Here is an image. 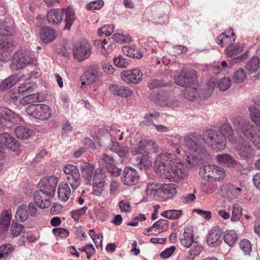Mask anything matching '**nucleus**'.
<instances>
[{
  "mask_svg": "<svg viewBox=\"0 0 260 260\" xmlns=\"http://www.w3.org/2000/svg\"><path fill=\"white\" fill-rule=\"evenodd\" d=\"M4 99L9 104H15L17 105L18 103L20 102L19 92H14L10 91L7 92L5 96Z\"/></svg>",
  "mask_w": 260,
  "mask_h": 260,
  "instance_id": "obj_36",
  "label": "nucleus"
},
{
  "mask_svg": "<svg viewBox=\"0 0 260 260\" xmlns=\"http://www.w3.org/2000/svg\"><path fill=\"white\" fill-rule=\"evenodd\" d=\"M111 39H114V35H112L111 38L105 39L102 42H101L103 49H104L106 51L108 52V53L110 51H112V46L111 44L112 42L110 41Z\"/></svg>",
  "mask_w": 260,
  "mask_h": 260,
  "instance_id": "obj_60",
  "label": "nucleus"
},
{
  "mask_svg": "<svg viewBox=\"0 0 260 260\" xmlns=\"http://www.w3.org/2000/svg\"><path fill=\"white\" fill-rule=\"evenodd\" d=\"M128 64L129 62L127 59L120 55L117 58H115V65L119 68H125Z\"/></svg>",
  "mask_w": 260,
  "mask_h": 260,
  "instance_id": "obj_55",
  "label": "nucleus"
},
{
  "mask_svg": "<svg viewBox=\"0 0 260 260\" xmlns=\"http://www.w3.org/2000/svg\"><path fill=\"white\" fill-rule=\"evenodd\" d=\"M203 136L204 141L213 150L219 151L225 148L226 139L217 131L213 129H206L203 132Z\"/></svg>",
  "mask_w": 260,
  "mask_h": 260,
  "instance_id": "obj_6",
  "label": "nucleus"
},
{
  "mask_svg": "<svg viewBox=\"0 0 260 260\" xmlns=\"http://www.w3.org/2000/svg\"><path fill=\"white\" fill-rule=\"evenodd\" d=\"M224 242L230 246H233L238 240V236L234 231H226L223 238Z\"/></svg>",
  "mask_w": 260,
  "mask_h": 260,
  "instance_id": "obj_33",
  "label": "nucleus"
},
{
  "mask_svg": "<svg viewBox=\"0 0 260 260\" xmlns=\"http://www.w3.org/2000/svg\"><path fill=\"white\" fill-rule=\"evenodd\" d=\"M153 226L156 230L158 231V233H162L166 231L168 228V221L166 219H159L153 224Z\"/></svg>",
  "mask_w": 260,
  "mask_h": 260,
  "instance_id": "obj_46",
  "label": "nucleus"
},
{
  "mask_svg": "<svg viewBox=\"0 0 260 260\" xmlns=\"http://www.w3.org/2000/svg\"><path fill=\"white\" fill-rule=\"evenodd\" d=\"M49 197L41 191L36 190L34 193V199L35 204L42 209H46L50 207L51 202Z\"/></svg>",
  "mask_w": 260,
  "mask_h": 260,
  "instance_id": "obj_22",
  "label": "nucleus"
},
{
  "mask_svg": "<svg viewBox=\"0 0 260 260\" xmlns=\"http://www.w3.org/2000/svg\"><path fill=\"white\" fill-rule=\"evenodd\" d=\"M115 92H116L118 95L125 98L130 96L133 93L132 89L124 86L118 87L115 86Z\"/></svg>",
  "mask_w": 260,
  "mask_h": 260,
  "instance_id": "obj_43",
  "label": "nucleus"
},
{
  "mask_svg": "<svg viewBox=\"0 0 260 260\" xmlns=\"http://www.w3.org/2000/svg\"><path fill=\"white\" fill-rule=\"evenodd\" d=\"M197 78V73L195 70L184 69L174 79L177 85L186 88L184 92V96L188 100L193 101L198 94V84L196 81Z\"/></svg>",
  "mask_w": 260,
  "mask_h": 260,
  "instance_id": "obj_2",
  "label": "nucleus"
},
{
  "mask_svg": "<svg viewBox=\"0 0 260 260\" xmlns=\"http://www.w3.org/2000/svg\"><path fill=\"white\" fill-rule=\"evenodd\" d=\"M200 176L205 180L219 181L223 179L225 172L223 168L217 165H207L200 169Z\"/></svg>",
  "mask_w": 260,
  "mask_h": 260,
  "instance_id": "obj_7",
  "label": "nucleus"
},
{
  "mask_svg": "<svg viewBox=\"0 0 260 260\" xmlns=\"http://www.w3.org/2000/svg\"><path fill=\"white\" fill-rule=\"evenodd\" d=\"M260 67V60L258 57L253 56L247 62L245 68L250 74L257 72Z\"/></svg>",
  "mask_w": 260,
  "mask_h": 260,
  "instance_id": "obj_27",
  "label": "nucleus"
},
{
  "mask_svg": "<svg viewBox=\"0 0 260 260\" xmlns=\"http://www.w3.org/2000/svg\"><path fill=\"white\" fill-rule=\"evenodd\" d=\"M160 195L162 193L167 195V198L173 197L176 193L175 185L173 184H164L161 185Z\"/></svg>",
  "mask_w": 260,
  "mask_h": 260,
  "instance_id": "obj_32",
  "label": "nucleus"
},
{
  "mask_svg": "<svg viewBox=\"0 0 260 260\" xmlns=\"http://www.w3.org/2000/svg\"><path fill=\"white\" fill-rule=\"evenodd\" d=\"M243 49V46L241 44L231 45L226 49V54L230 57L236 56L242 51Z\"/></svg>",
  "mask_w": 260,
  "mask_h": 260,
  "instance_id": "obj_41",
  "label": "nucleus"
},
{
  "mask_svg": "<svg viewBox=\"0 0 260 260\" xmlns=\"http://www.w3.org/2000/svg\"><path fill=\"white\" fill-rule=\"evenodd\" d=\"M232 78L235 83H242L247 79V74L243 69L240 68L234 72Z\"/></svg>",
  "mask_w": 260,
  "mask_h": 260,
  "instance_id": "obj_34",
  "label": "nucleus"
},
{
  "mask_svg": "<svg viewBox=\"0 0 260 260\" xmlns=\"http://www.w3.org/2000/svg\"><path fill=\"white\" fill-rule=\"evenodd\" d=\"M241 190L242 188L241 187L232 186L229 189L228 196L231 198H236L239 196Z\"/></svg>",
  "mask_w": 260,
  "mask_h": 260,
  "instance_id": "obj_62",
  "label": "nucleus"
},
{
  "mask_svg": "<svg viewBox=\"0 0 260 260\" xmlns=\"http://www.w3.org/2000/svg\"><path fill=\"white\" fill-rule=\"evenodd\" d=\"M114 31L113 25H104L98 30V34L100 37L105 35L109 36Z\"/></svg>",
  "mask_w": 260,
  "mask_h": 260,
  "instance_id": "obj_51",
  "label": "nucleus"
},
{
  "mask_svg": "<svg viewBox=\"0 0 260 260\" xmlns=\"http://www.w3.org/2000/svg\"><path fill=\"white\" fill-rule=\"evenodd\" d=\"M154 166L156 173L164 178L179 181L187 176L186 165L173 154L161 153L156 158Z\"/></svg>",
  "mask_w": 260,
  "mask_h": 260,
  "instance_id": "obj_1",
  "label": "nucleus"
},
{
  "mask_svg": "<svg viewBox=\"0 0 260 260\" xmlns=\"http://www.w3.org/2000/svg\"><path fill=\"white\" fill-rule=\"evenodd\" d=\"M146 147L145 149L146 150V153H154L157 152L158 149L157 145L152 141H148L146 140Z\"/></svg>",
  "mask_w": 260,
  "mask_h": 260,
  "instance_id": "obj_53",
  "label": "nucleus"
},
{
  "mask_svg": "<svg viewBox=\"0 0 260 260\" xmlns=\"http://www.w3.org/2000/svg\"><path fill=\"white\" fill-rule=\"evenodd\" d=\"M104 5V2L102 0H98L93 1L86 5V9L87 10H96L100 9Z\"/></svg>",
  "mask_w": 260,
  "mask_h": 260,
  "instance_id": "obj_57",
  "label": "nucleus"
},
{
  "mask_svg": "<svg viewBox=\"0 0 260 260\" xmlns=\"http://www.w3.org/2000/svg\"><path fill=\"white\" fill-rule=\"evenodd\" d=\"M40 39L44 43L53 41L55 38V34L53 30L49 27H45L41 29L40 32Z\"/></svg>",
  "mask_w": 260,
  "mask_h": 260,
  "instance_id": "obj_26",
  "label": "nucleus"
},
{
  "mask_svg": "<svg viewBox=\"0 0 260 260\" xmlns=\"http://www.w3.org/2000/svg\"><path fill=\"white\" fill-rule=\"evenodd\" d=\"M57 183V177L54 176L45 177L39 183L38 186L40 189L37 191H41L46 194V196L48 197H53L55 194Z\"/></svg>",
  "mask_w": 260,
  "mask_h": 260,
  "instance_id": "obj_11",
  "label": "nucleus"
},
{
  "mask_svg": "<svg viewBox=\"0 0 260 260\" xmlns=\"http://www.w3.org/2000/svg\"><path fill=\"white\" fill-rule=\"evenodd\" d=\"M23 229V225L13 221L11 226V234L14 237H17L21 234Z\"/></svg>",
  "mask_w": 260,
  "mask_h": 260,
  "instance_id": "obj_50",
  "label": "nucleus"
},
{
  "mask_svg": "<svg viewBox=\"0 0 260 260\" xmlns=\"http://www.w3.org/2000/svg\"><path fill=\"white\" fill-rule=\"evenodd\" d=\"M121 79L127 83L138 84L142 80L143 74L139 69L124 71L120 75Z\"/></svg>",
  "mask_w": 260,
  "mask_h": 260,
  "instance_id": "obj_16",
  "label": "nucleus"
},
{
  "mask_svg": "<svg viewBox=\"0 0 260 260\" xmlns=\"http://www.w3.org/2000/svg\"><path fill=\"white\" fill-rule=\"evenodd\" d=\"M182 214L181 210H168L161 213V215L166 218L175 220L179 218Z\"/></svg>",
  "mask_w": 260,
  "mask_h": 260,
  "instance_id": "obj_40",
  "label": "nucleus"
},
{
  "mask_svg": "<svg viewBox=\"0 0 260 260\" xmlns=\"http://www.w3.org/2000/svg\"><path fill=\"white\" fill-rule=\"evenodd\" d=\"M231 121L235 127L250 140L253 145L260 150V134L251 122L244 117L237 115L233 117Z\"/></svg>",
  "mask_w": 260,
  "mask_h": 260,
  "instance_id": "obj_4",
  "label": "nucleus"
},
{
  "mask_svg": "<svg viewBox=\"0 0 260 260\" xmlns=\"http://www.w3.org/2000/svg\"><path fill=\"white\" fill-rule=\"evenodd\" d=\"M35 61V59L30 57L28 53L19 51L14 54L11 68L17 71L34 64Z\"/></svg>",
  "mask_w": 260,
  "mask_h": 260,
  "instance_id": "obj_9",
  "label": "nucleus"
},
{
  "mask_svg": "<svg viewBox=\"0 0 260 260\" xmlns=\"http://www.w3.org/2000/svg\"><path fill=\"white\" fill-rule=\"evenodd\" d=\"M231 84L232 81L229 77H223L218 83V88L221 91H225L231 87Z\"/></svg>",
  "mask_w": 260,
  "mask_h": 260,
  "instance_id": "obj_48",
  "label": "nucleus"
},
{
  "mask_svg": "<svg viewBox=\"0 0 260 260\" xmlns=\"http://www.w3.org/2000/svg\"><path fill=\"white\" fill-rule=\"evenodd\" d=\"M21 120L19 115L9 109L0 107V127H10Z\"/></svg>",
  "mask_w": 260,
  "mask_h": 260,
  "instance_id": "obj_10",
  "label": "nucleus"
},
{
  "mask_svg": "<svg viewBox=\"0 0 260 260\" xmlns=\"http://www.w3.org/2000/svg\"><path fill=\"white\" fill-rule=\"evenodd\" d=\"M240 248L246 254L249 255L251 252L252 247L250 242L246 239L243 240L240 244Z\"/></svg>",
  "mask_w": 260,
  "mask_h": 260,
  "instance_id": "obj_52",
  "label": "nucleus"
},
{
  "mask_svg": "<svg viewBox=\"0 0 260 260\" xmlns=\"http://www.w3.org/2000/svg\"><path fill=\"white\" fill-rule=\"evenodd\" d=\"M113 147H109L106 152L102 155L103 165L108 172L111 173L112 175L114 174V158L110 154L109 151H112Z\"/></svg>",
  "mask_w": 260,
  "mask_h": 260,
  "instance_id": "obj_23",
  "label": "nucleus"
},
{
  "mask_svg": "<svg viewBox=\"0 0 260 260\" xmlns=\"http://www.w3.org/2000/svg\"><path fill=\"white\" fill-rule=\"evenodd\" d=\"M190 247V248L187 254L186 258L188 260H193L202 251L203 248L201 244L197 242H194Z\"/></svg>",
  "mask_w": 260,
  "mask_h": 260,
  "instance_id": "obj_30",
  "label": "nucleus"
},
{
  "mask_svg": "<svg viewBox=\"0 0 260 260\" xmlns=\"http://www.w3.org/2000/svg\"><path fill=\"white\" fill-rule=\"evenodd\" d=\"M94 167L93 164L85 162L81 166V171L85 184H91Z\"/></svg>",
  "mask_w": 260,
  "mask_h": 260,
  "instance_id": "obj_20",
  "label": "nucleus"
},
{
  "mask_svg": "<svg viewBox=\"0 0 260 260\" xmlns=\"http://www.w3.org/2000/svg\"><path fill=\"white\" fill-rule=\"evenodd\" d=\"M58 196L63 202H66L71 196V189L67 183L61 182L58 188Z\"/></svg>",
  "mask_w": 260,
  "mask_h": 260,
  "instance_id": "obj_25",
  "label": "nucleus"
},
{
  "mask_svg": "<svg viewBox=\"0 0 260 260\" xmlns=\"http://www.w3.org/2000/svg\"><path fill=\"white\" fill-rule=\"evenodd\" d=\"M123 173L122 181L124 184L128 186L135 185L139 182L140 176L136 170L126 168L124 170Z\"/></svg>",
  "mask_w": 260,
  "mask_h": 260,
  "instance_id": "obj_17",
  "label": "nucleus"
},
{
  "mask_svg": "<svg viewBox=\"0 0 260 260\" xmlns=\"http://www.w3.org/2000/svg\"><path fill=\"white\" fill-rule=\"evenodd\" d=\"M16 136L20 139H27L32 134L33 131L31 129L22 126H17L15 129Z\"/></svg>",
  "mask_w": 260,
  "mask_h": 260,
  "instance_id": "obj_31",
  "label": "nucleus"
},
{
  "mask_svg": "<svg viewBox=\"0 0 260 260\" xmlns=\"http://www.w3.org/2000/svg\"><path fill=\"white\" fill-rule=\"evenodd\" d=\"M217 132L220 133L221 135L224 136L226 139L228 138L232 137L234 135L232 127L229 123L223 124Z\"/></svg>",
  "mask_w": 260,
  "mask_h": 260,
  "instance_id": "obj_42",
  "label": "nucleus"
},
{
  "mask_svg": "<svg viewBox=\"0 0 260 260\" xmlns=\"http://www.w3.org/2000/svg\"><path fill=\"white\" fill-rule=\"evenodd\" d=\"M0 142L8 148L13 151L16 150L19 147V144L17 140L8 133L0 134Z\"/></svg>",
  "mask_w": 260,
  "mask_h": 260,
  "instance_id": "obj_19",
  "label": "nucleus"
},
{
  "mask_svg": "<svg viewBox=\"0 0 260 260\" xmlns=\"http://www.w3.org/2000/svg\"><path fill=\"white\" fill-rule=\"evenodd\" d=\"M248 111L252 121L257 126L260 127V111L259 109L255 106H251L248 108Z\"/></svg>",
  "mask_w": 260,
  "mask_h": 260,
  "instance_id": "obj_38",
  "label": "nucleus"
},
{
  "mask_svg": "<svg viewBox=\"0 0 260 260\" xmlns=\"http://www.w3.org/2000/svg\"><path fill=\"white\" fill-rule=\"evenodd\" d=\"M98 72L94 67H90L84 74V78L87 80V84H93L96 80Z\"/></svg>",
  "mask_w": 260,
  "mask_h": 260,
  "instance_id": "obj_35",
  "label": "nucleus"
},
{
  "mask_svg": "<svg viewBox=\"0 0 260 260\" xmlns=\"http://www.w3.org/2000/svg\"><path fill=\"white\" fill-rule=\"evenodd\" d=\"M11 214L7 211H3L0 216L1 231H6L11 220Z\"/></svg>",
  "mask_w": 260,
  "mask_h": 260,
  "instance_id": "obj_29",
  "label": "nucleus"
},
{
  "mask_svg": "<svg viewBox=\"0 0 260 260\" xmlns=\"http://www.w3.org/2000/svg\"><path fill=\"white\" fill-rule=\"evenodd\" d=\"M86 209L87 208L86 207H84L79 209L72 211V217L75 221H78L79 217L86 212Z\"/></svg>",
  "mask_w": 260,
  "mask_h": 260,
  "instance_id": "obj_61",
  "label": "nucleus"
},
{
  "mask_svg": "<svg viewBox=\"0 0 260 260\" xmlns=\"http://www.w3.org/2000/svg\"><path fill=\"white\" fill-rule=\"evenodd\" d=\"M242 208L238 204H235L233 206L231 220L235 222L238 221L242 213Z\"/></svg>",
  "mask_w": 260,
  "mask_h": 260,
  "instance_id": "obj_45",
  "label": "nucleus"
},
{
  "mask_svg": "<svg viewBox=\"0 0 260 260\" xmlns=\"http://www.w3.org/2000/svg\"><path fill=\"white\" fill-rule=\"evenodd\" d=\"M63 172L67 176V179L73 189L77 188L81 183L79 171L77 167L67 165L63 168Z\"/></svg>",
  "mask_w": 260,
  "mask_h": 260,
  "instance_id": "obj_13",
  "label": "nucleus"
},
{
  "mask_svg": "<svg viewBox=\"0 0 260 260\" xmlns=\"http://www.w3.org/2000/svg\"><path fill=\"white\" fill-rule=\"evenodd\" d=\"M28 213L25 205H20L17 209L15 217L17 220L19 221H24L28 218Z\"/></svg>",
  "mask_w": 260,
  "mask_h": 260,
  "instance_id": "obj_39",
  "label": "nucleus"
},
{
  "mask_svg": "<svg viewBox=\"0 0 260 260\" xmlns=\"http://www.w3.org/2000/svg\"><path fill=\"white\" fill-rule=\"evenodd\" d=\"M176 249V247L172 246L169 248L166 249L165 250L161 252L160 256L163 258H167L169 257L172 255Z\"/></svg>",
  "mask_w": 260,
  "mask_h": 260,
  "instance_id": "obj_63",
  "label": "nucleus"
},
{
  "mask_svg": "<svg viewBox=\"0 0 260 260\" xmlns=\"http://www.w3.org/2000/svg\"><path fill=\"white\" fill-rule=\"evenodd\" d=\"M180 241L182 246L189 247L194 243L193 230L191 226L185 227L183 233L180 236Z\"/></svg>",
  "mask_w": 260,
  "mask_h": 260,
  "instance_id": "obj_21",
  "label": "nucleus"
},
{
  "mask_svg": "<svg viewBox=\"0 0 260 260\" xmlns=\"http://www.w3.org/2000/svg\"><path fill=\"white\" fill-rule=\"evenodd\" d=\"M105 175L102 169H96L93 176L92 188L93 194L96 196L102 194L104 185Z\"/></svg>",
  "mask_w": 260,
  "mask_h": 260,
  "instance_id": "obj_15",
  "label": "nucleus"
},
{
  "mask_svg": "<svg viewBox=\"0 0 260 260\" xmlns=\"http://www.w3.org/2000/svg\"><path fill=\"white\" fill-rule=\"evenodd\" d=\"M23 101L28 104L41 102L40 95L38 93H33L25 96L23 99Z\"/></svg>",
  "mask_w": 260,
  "mask_h": 260,
  "instance_id": "obj_56",
  "label": "nucleus"
},
{
  "mask_svg": "<svg viewBox=\"0 0 260 260\" xmlns=\"http://www.w3.org/2000/svg\"><path fill=\"white\" fill-rule=\"evenodd\" d=\"M132 40L131 37L129 35H124L123 34H115V42L123 44L129 43Z\"/></svg>",
  "mask_w": 260,
  "mask_h": 260,
  "instance_id": "obj_49",
  "label": "nucleus"
},
{
  "mask_svg": "<svg viewBox=\"0 0 260 260\" xmlns=\"http://www.w3.org/2000/svg\"><path fill=\"white\" fill-rule=\"evenodd\" d=\"M215 86L216 82L215 79L211 78L208 80L207 83L208 87L207 90H206L205 91L207 92V95L204 96V99H207L209 96H210L211 95L213 91L214 88Z\"/></svg>",
  "mask_w": 260,
  "mask_h": 260,
  "instance_id": "obj_54",
  "label": "nucleus"
},
{
  "mask_svg": "<svg viewBox=\"0 0 260 260\" xmlns=\"http://www.w3.org/2000/svg\"><path fill=\"white\" fill-rule=\"evenodd\" d=\"M146 146V139H142L139 141L137 146L133 148L132 151L135 154H147Z\"/></svg>",
  "mask_w": 260,
  "mask_h": 260,
  "instance_id": "obj_44",
  "label": "nucleus"
},
{
  "mask_svg": "<svg viewBox=\"0 0 260 260\" xmlns=\"http://www.w3.org/2000/svg\"><path fill=\"white\" fill-rule=\"evenodd\" d=\"M160 187L161 185H158L154 182H149L147 184V187L145 190L146 194L148 196H153L154 197L156 195H160Z\"/></svg>",
  "mask_w": 260,
  "mask_h": 260,
  "instance_id": "obj_37",
  "label": "nucleus"
},
{
  "mask_svg": "<svg viewBox=\"0 0 260 260\" xmlns=\"http://www.w3.org/2000/svg\"><path fill=\"white\" fill-rule=\"evenodd\" d=\"M235 147L238 155L242 159L248 161L254 156L255 150L248 141H244L238 143Z\"/></svg>",
  "mask_w": 260,
  "mask_h": 260,
  "instance_id": "obj_14",
  "label": "nucleus"
},
{
  "mask_svg": "<svg viewBox=\"0 0 260 260\" xmlns=\"http://www.w3.org/2000/svg\"><path fill=\"white\" fill-rule=\"evenodd\" d=\"M128 148L126 147L116 145L115 146V152H116L119 157H124L127 153Z\"/></svg>",
  "mask_w": 260,
  "mask_h": 260,
  "instance_id": "obj_59",
  "label": "nucleus"
},
{
  "mask_svg": "<svg viewBox=\"0 0 260 260\" xmlns=\"http://www.w3.org/2000/svg\"><path fill=\"white\" fill-rule=\"evenodd\" d=\"M165 86V84L161 81L156 79H153L150 81L148 87L150 89H154L155 88Z\"/></svg>",
  "mask_w": 260,
  "mask_h": 260,
  "instance_id": "obj_64",
  "label": "nucleus"
},
{
  "mask_svg": "<svg viewBox=\"0 0 260 260\" xmlns=\"http://www.w3.org/2000/svg\"><path fill=\"white\" fill-rule=\"evenodd\" d=\"M26 113L34 118L44 120L51 115V110L49 106L45 104H32L27 106Z\"/></svg>",
  "mask_w": 260,
  "mask_h": 260,
  "instance_id": "obj_8",
  "label": "nucleus"
},
{
  "mask_svg": "<svg viewBox=\"0 0 260 260\" xmlns=\"http://www.w3.org/2000/svg\"><path fill=\"white\" fill-rule=\"evenodd\" d=\"M52 232L56 236L60 238H66L69 234V232L67 230L62 228H55L53 229Z\"/></svg>",
  "mask_w": 260,
  "mask_h": 260,
  "instance_id": "obj_58",
  "label": "nucleus"
},
{
  "mask_svg": "<svg viewBox=\"0 0 260 260\" xmlns=\"http://www.w3.org/2000/svg\"><path fill=\"white\" fill-rule=\"evenodd\" d=\"M91 49V46L87 41L77 42L73 48L74 57L78 61H83L90 55Z\"/></svg>",
  "mask_w": 260,
  "mask_h": 260,
  "instance_id": "obj_12",
  "label": "nucleus"
},
{
  "mask_svg": "<svg viewBox=\"0 0 260 260\" xmlns=\"http://www.w3.org/2000/svg\"><path fill=\"white\" fill-rule=\"evenodd\" d=\"M203 138L197 133H190L184 137V146L188 153L192 155V159L197 163L203 159L208 153L203 146Z\"/></svg>",
  "mask_w": 260,
  "mask_h": 260,
  "instance_id": "obj_3",
  "label": "nucleus"
},
{
  "mask_svg": "<svg viewBox=\"0 0 260 260\" xmlns=\"http://www.w3.org/2000/svg\"><path fill=\"white\" fill-rule=\"evenodd\" d=\"M19 81L16 75H13L3 80L0 83V90L5 91L15 85Z\"/></svg>",
  "mask_w": 260,
  "mask_h": 260,
  "instance_id": "obj_28",
  "label": "nucleus"
},
{
  "mask_svg": "<svg viewBox=\"0 0 260 260\" xmlns=\"http://www.w3.org/2000/svg\"><path fill=\"white\" fill-rule=\"evenodd\" d=\"M216 158L218 164L224 165L229 168H235L238 163L232 156L228 153L218 154L216 155Z\"/></svg>",
  "mask_w": 260,
  "mask_h": 260,
  "instance_id": "obj_24",
  "label": "nucleus"
},
{
  "mask_svg": "<svg viewBox=\"0 0 260 260\" xmlns=\"http://www.w3.org/2000/svg\"><path fill=\"white\" fill-rule=\"evenodd\" d=\"M159 115V113L156 112L147 113L144 117L142 122L148 126L153 125V124H154L153 121V118L158 117Z\"/></svg>",
  "mask_w": 260,
  "mask_h": 260,
  "instance_id": "obj_47",
  "label": "nucleus"
},
{
  "mask_svg": "<svg viewBox=\"0 0 260 260\" xmlns=\"http://www.w3.org/2000/svg\"><path fill=\"white\" fill-rule=\"evenodd\" d=\"M64 14H66L64 29L69 30L75 19L74 12L71 9L68 8L65 10L53 9L50 10L47 14L48 23L50 24L60 23L62 20Z\"/></svg>",
  "mask_w": 260,
  "mask_h": 260,
  "instance_id": "obj_5",
  "label": "nucleus"
},
{
  "mask_svg": "<svg viewBox=\"0 0 260 260\" xmlns=\"http://www.w3.org/2000/svg\"><path fill=\"white\" fill-rule=\"evenodd\" d=\"M222 231L219 226L213 228L208 233L207 237V242L210 247L219 245L221 241Z\"/></svg>",
  "mask_w": 260,
  "mask_h": 260,
  "instance_id": "obj_18",
  "label": "nucleus"
}]
</instances>
